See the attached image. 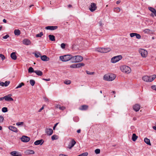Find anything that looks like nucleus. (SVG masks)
Instances as JSON below:
<instances>
[{
  "label": "nucleus",
  "mask_w": 156,
  "mask_h": 156,
  "mask_svg": "<svg viewBox=\"0 0 156 156\" xmlns=\"http://www.w3.org/2000/svg\"><path fill=\"white\" fill-rule=\"evenodd\" d=\"M116 77V76L113 74H106L104 75L103 79L104 80L108 81H112L114 80Z\"/></svg>",
  "instance_id": "nucleus-1"
},
{
  "label": "nucleus",
  "mask_w": 156,
  "mask_h": 156,
  "mask_svg": "<svg viewBox=\"0 0 156 156\" xmlns=\"http://www.w3.org/2000/svg\"><path fill=\"white\" fill-rule=\"evenodd\" d=\"M156 78V75H153L152 76H143L142 79L144 81L146 82H151L153 81Z\"/></svg>",
  "instance_id": "nucleus-2"
},
{
  "label": "nucleus",
  "mask_w": 156,
  "mask_h": 156,
  "mask_svg": "<svg viewBox=\"0 0 156 156\" xmlns=\"http://www.w3.org/2000/svg\"><path fill=\"white\" fill-rule=\"evenodd\" d=\"M120 69L122 72L127 74L130 73L131 71L129 67L126 66H122Z\"/></svg>",
  "instance_id": "nucleus-3"
},
{
  "label": "nucleus",
  "mask_w": 156,
  "mask_h": 156,
  "mask_svg": "<svg viewBox=\"0 0 156 156\" xmlns=\"http://www.w3.org/2000/svg\"><path fill=\"white\" fill-rule=\"evenodd\" d=\"M71 55H67L64 56H60L59 57L60 60L63 62H66L70 60L71 58Z\"/></svg>",
  "instance_id": "nucleus-4"
},
{
  "label": "nucleus",
  "mask_w": 156,
  "mask_h": 156,
  "mask_svg": "<svg viewBox=\"0 0 156 156\" xmlns=\"http://www.w3.org/2000/svg\"><path fill=\"white\" fill-rule=\"evenodd\" d=\"M122 58V57L121 55H117L114 56L112 58L111 60V62L112 63H115L118 62Z\"/></svg>",
  "instance_id": "nucleus-5"
},
{
  "label": "nucleus",
  "mask_w": 156,
  "mask_h": 156,
  "mask_svg": "<svg viewBox=\"0 0 156 156\" xmlns=\"http://www.w3.org/2000/svg\"><path fill=\"white\" fill-rule=\"evenodd\" d=\"M111 50L109 48H98L97 49V51L102 53H107Z\"/></svg>",
  "instance_id": "nucleus-6"
},
{
  "label": "nucleus",
  "mask_w": 156,
  "mask_h": 156,
  "mask_svg": "<svg viewBox=\"0 0 156 156\" xmlns=\"http://www.w3.org/2000/svg\"><path fill=\"white\" fill-rule=\"evenodd\" d=\"M139 52L141 54L142 57L143 58H146L147 55V51L144 49H140L139 50Z\"/></svg>",
  "instance_id": "nucleus-7"
},
{
  "label": "nucleus",
  "mask_w": 156,
  "mask_h": 156,
  "mask_svg": "<svg viewBox=\"0 0 156 156\" xmlns=\"http://www.w3.org/2000/svg\"><path fill=\"white\" fill-rule=\"evenodd\" d=\"M97 8L96 4L94 3L91 4L90 7L89 8L90 10L92 12L94 11Z\"/></svg>",
  "instance_id": "nucleus-8"
},
{
  "label": "nucleus",
  "mask_w": 156,
  "mask_h": 156,
  "mask_svg": "<svg viewBox=\"0 0 156 156\" xmlns=\"http://www.w3.org/2000/svg\"><path fill=\"white\" fill-rule=\"evenodd\" d=\"M12 95L11 94H9L8 95L4 97V99L5 101H13V99L11 97Z\"/></svg>",
  "instance_id": "nucleus-9"
},
{
  "label": "nucleus",
  "mask_w": 156,
  "mask_h": 156,
  "mask_svg": "<svg viewBox=\"0 0 156 156\" xmlns=\"http://www.w3.org/2000/svg\"><path fill=\"white\" fill-rule=\"evenodd\" d=\"M30 140V138L25 136H22L21 138V141L24 142H28Z\"/></svg>",
  "instance_id": "nucleus-10"
},
{
  "label": "nucleus",
  "mask_w": 156,
  "mask_h": 156,
  "mask_svg": "<svg viewBox=\"0 0 156 156\" xmlns=\"http://www.w3.org/2000/svg\"><path fill=\"white\" fill-rule=\"evenodd\" d=\"M76 144V142L74 140H72L70 142L68 146V148L69 149H71L73 147L75 144Z\"/></svg>",
  "instance_id": "nucleus-11"
},
{
  "label": "nucleus",
  "mask_w": 156,
  "mask_h": 156,
  "mask_svg": "<svg viewBox=\"0 0 156 156\" xmlns=\"http://www.w3.org/2000/svg\"><path fill=\"white\" fill-rule=\"evenodd\" d=\"M58 28L57 26H48L46 27L45 29L46 30H54Z\"/></svg>",
  "instance_id": "nucleus-12"
},
{
  "label": "nucleus",
  "mask_w": 156,
  "mask_h": 156,
  "mask_svg": "<svg viewBox=\"0 0 156 156\" xmlns=\"http://www.w3.org/2000/svg\"><path fill=\"white\" fill-rule=\"evenodd\" d=\"M46 133L49 136L51 135L53 133V131L51 129H46L45 131Z\"/></svg>",
  "instance_id": "nucleus-13"
},
{
  "label": "nucleus",
  "mask_w": 156,
  "mask_h": 156,
  "mask_svg": "<svg viewBox=\"0 0 156 156\" xmlns=\"http://www.w3.org/2000/svg\"><path fill=\"white\" fill-rule=\"evenodd\" d=\"M10 154L13 156H21V154L16 151H14L11 152Z\"/></svg>",
  "instance_id": "nucleus-14"
},
{
  "label": "nucleus",
  "mask_w": 156,
  "mask_h": 156,
  "mask_svg": "<svg viewBox=\"0 0 156 156\" xmlns=\"http://www.w3.org/2000/svg\"><path fill=\"white\" fill-rule=\"evenodd\" d=\"M23 43L24 45H28L30 44L31 42L28 39H24L23 41Z\"/></svg>",
  "instance_id": "nucleus-15"
},
{
  "label": "nucleus",
  "mask_w": 156,
  "mask_h": 156,
  "mask_svg": "<svg viewBox=\"0 0 156 156\" xmlns=\"http://www.w3.org/2000/svg\"><path fill=\"white\" fill-rule=\"evenodd\" d=\"M133 109L136 112H137L139 111L140 108V106L139 105L136 104L133 106Z\"/></svg>",
  "instance_id": "nucleus-16"
},
{
  "label": "nucleus",
  "mask_w": 156,
  "mask_h": 156,
  "mask_svg": "<svg viewBox=\"0 0 156 156\" xmlns=\"http://www.w3.org/2000/svg\"><path fill=\"white\" fill-rule=\"evenodd\" d=\"M76 62H78L82 61L83 60V57L80 55L75 56Z\"/></svg>",
  "instance_id": "nucleus-17"
},
{
  "label": "nucleus",
  "mask_w": 156,
  "mask_h": 156,
  "mask_svg": "<svg viewBox=\"0 0 156 156\" xmlns=\"http://www.w3.org/2000/svg\"><path fill=\"white\" fill-rule=\"evenodd\" d=\"M44 143V141L43 140L41 139L39 140H37L35 141L34 144L36 145H37L39 144H40L41 145H42Z\"/></svg>",
  "instance_id": "nucleus-18"
},
{
  "label": "nucleus",
  "mask_w": 156,
  "mask_h": 156,
  "mask_svg": "<svg viewBox=\"0 0 156 156\" xmlns=\"http://www.w3.org/2000/svg\"><path fill=\"white\" fill-rule=\"evenodd\" d=\"M9 130L16 133L17 132V129L15 127L12 126H10L9 127Z\"/></svg>",
  "instance_id": "nucleus-19"
},
{
  "label": "nucleus",
  "mask_w": 156,
  "mask_h": 156,
  "mask_svg": "<svg viewBox=\"0 0 156 156\" xmlns=\"http://www.w3.org/2000/svg\"><path fill=\"white\" fill-rule=\"evenodd\" d=\"M41 59L43 61H48L49 59V58L45 55L41 56Z\"/></svg>",
  "instance_id": "nucleus-20"
},
{
  "label": "nucleus",
  "mask_w": 156,
  "mask_h": 156,
  "mask_svg": "<svg viewBox=\"0 0 156 156\" xmlns=\"http://www.w3.org/2000/svg\"><path fill=\"white\" fill-rule=\"evenodd\" d=\"M25 153L27 154H34L35 152L33 150H28L25 151Z\"/></svg>",
  "instance_id": "nucleus-21"
},
{
  "label": "nucleus",
  "mask_w": 156,
  "mask_h": 156,
  "mask_svg": "<svg viewBox=\"0 0 156 156\" xmlns=\"http://www.w3.org/2000/svg\"><path fill=\"white\" fill-rule=\"evenodd\" d=\"M11 58L13 60H16L17 58V56L16 55V53L15 52H12L11 55Z\"/></svg>",
  "instance_id": "nucleus-22"
},
{
  "label": "nucleus",
  "mask_w": 156,
  "mask_h": 156,
  "mask_svg": "<svg viewBox=\"0 0 156 156\" xmlns=\"http://www.w3.org/2000/svg\"><path fill=\"white\" fill-rule=\"evenodd\" d=\"M71 58L70 59V60L71 62L72 63L76 62L75 56H73L72 55H71Z\"/></svg>",
  "instance_id": "nucleus-23"
},
{
  "label": "nucleus",
  "mask_w": 156,
  "mask_h": 156,
  "mask_svg": "<svg viewBox=\"0 0 156 156\" xmlns=\"http://www.w3.org/2000/svg\"><path fill=\"white\" fill-rule=\"evenodd\" d=\"M144 141L147 144L150 145H151L150 140L147 138L146 137L144 139Z\"/></svg>",
  "instance_id": "nucleus-24"
},
{
  "label": "nucleus",
  "mask_w": 156,
  "mask_h": 156,
  "mask_svg": "<svg viewBox=\"0 0 156 156\" xmlns=\"http://www.w3.org/2000/svg\"><path fill=\"white\" fill-rule=\"evenodd\" d=\"M34 73H36L38 76H41L43 75L42 72L40 70H35Z\"/></svg>",
  "instance_id": "nucleus-25"
},
{
  "label": "nucleus",
  "mask_w": 156,
  "mask_h": 156,
  "mask_svg": "<svg viewBox=\"0 0 156 156\" xmlns=\"http://www.w3.org/2000/svg\"><path fill=\"white\" fill-rule=\"evenodd\" d=\"M138 138V136L136 135V134L133 133L132 136V140L133 141H135Z\"/></svg>",
  "instance_id": "nucleus-26"
},
{
  "label": "nucleus",
  "mask_w": 156,
  "mask_h": 156,
  "mask_svg": "<svg viewBox=\"0 0 156 156\" xmlns=\"http://www.w3.org/2000/svg\"><path fill=\"white\" fill-rule=\"evenodd\" d=\"M48 37L51 41H55V37L54 35H50L48 36Z\"/></svg>",
  "instance_id": "nucleus-27"
},
{
  "label": "nucleus",
  "mask_w": 156,
  "mask_h": 156,
  "mask_svg": "<svg viewBox=\"0 0 156 156\" xmlns=\"http://www.w3.org/2000/svg\"><path fill=\"white\" fill-rule=\"evenodd\" d=\"M14 33L16 35H19L20 34V31L19 30H15Z\"/></svg>",
  "instance_id": "nucleus-28"
},
{
  "label": "nucleus",
  "mask_w": 156,
  "mask_h": 156,
  "mask_svg": "<svg viewBox=\"0 0 156 156\" xmlns=\"http://www.w3.org/2000/svg\"><path fill=\"white\" fill-rule=\"evenodd\" d=\"M88 108V106L87 105H83L80 108V109L81 110H85Z\"/></svg>",
  "instance_id": "nucleus-29"
},
{
  "label": "nucleus",
  "mask_w": 156,
  "mask_h": 156,
  "mask_svg": "<svg viewBox=\"0 0 156 156\" xmlns=\"http://www.w3.org/2000/svg\"><path fill=\"white\" fill-rule=\"evenodd\" d=\"M114 12L118 13L120 11V9L119 7L115 8L114 9Z\"/></svg>",
  "instance_id": "nucleus-30"
},
{
  "label": "nucleus",
  "mask_w": 156,
  "mask_h": 156,
  "mask_svg": "<svg viewBox=\"0 0 156 156\" xmlns=\"http://www.w3.org/2000/svg\"><path fill=\"white\" fill-rule=\"evenodd\" d=\"M151 30L150 29H144L143 31L144 33L148 34L150 33Z\"/></svg>",
  "instance_id": "nucleus-31"
},
{
  "label": "nucleus",
  "mask_w": 156,
  "mask_h": 156,
  "mask_svg": "<svg viewBox=\"0 0 156 156\" xmlns=\"http://www.w3.org/2000/svg\"><path fill=\"white\" fill-rule=\"evenodd\" d=\"M148 9L151 12L153 13L154 12H155V11H156L154 8L151 7H148Z\"/></svg>",
  "instance_id": "nucleus-32"
},
{
  "label": "nucleus",
  "mask_w": 156,
  "mask_h": 156,
  "mask_svg": "<svg viewBox=\"0 0 156 156\" xmlns=\"http://www.w3.org/2000/svg\"><path fill=\"white\" fill-rule=\"evenodd\" d=\"M76 65L77 68H79L81 66H84V64L82 63H77Z\"/></svg>",
  "instance_id": "nucleus-33"
},
{
  "label": "nucleus",
  "mask_w": 156,
  "mask_h": 156,
  "mask_svg": "<svg viewBox=\"0 0 156 156\" xmlns=\"http://www.w3.org/2000/svg\"><path fill=\"white\" fill-rule=\"evenodd\" d=\"M34 71L33 68L32 67H30L28 69V72L32 73L33 72H34Z\"/></svg>",
  "instance_id": "nucleus-34"
},
{
  "label": "nucleus",
  "mask_w": 156,
  "mask_h": 156,
  "mask_svg": "<svg viewBox=\"0 0 156 156\" xmlns=\"http://www.w3.org/2000/svg\"><path fill=\"white\" fill-rule=\"evenodd\" d=\"M24 85V84L23 83H20L18 86L16 87L15 89H17L20 88L22 87V86Z\"/></svg>",
  "instance_id": "nucleus-35"
},
{
  "label": "nucleus",
  "mask_w": 156,
  "mask_h": 156,
  "mask_svg": "<svg viewBox=\"0 0 156 156\" xmlns=\"http://www.w3.org/2000/svg\"><path fill=\"white\" fill-rule=\"evenodd\" d=\"M2 112L5 113L8 112V108L7 107H3L2 108Z\"/></svg>",
  "instance_id": "nucleus-36"
},
{
  "label": "nucleus",
  "mask_w": 156,
  "mask_h": 156,
  "mask_svg": "<svg viewBox=\"0 0 156 156\" xmlns=\"http://www.w3.org/2000/svg\"><path fill=\"white\" fill-rule=\"evenodd\" d=\"M58 139V136L56 135H54L52 136H51V139L52 140H57Z\"/></svg>",
  "instance_id": "nucleus-37"
},
{
  "label": "nucleus",
  "mask_w": 156,
  "mask_h": 156,
  "mask_svg": "<svg viewBox=\"0 0 156 156\" xmlns=\"http://www.w3.org/2000/svg\"><path fill=\"white\" fill-rule=\"evenodd\" d=\"M64 83L67 85L71 83V81L70 80H66L64 81Z\"/></svg>",
  "instance_id": "nucleus-38"
},
{
  "label": "nucleus",
  "mask_w": 156,
  "mask_h": 156,
  "mask_svg": "<svg viewBox=\"0 0 156 156\" xmlns=\"http://www.w3.org/2000/svg\"><path fill=\"white\" fill-rule=\"evenodd\" d=\"M10 81H5V83H4V84L3 85V86H5V87H6L7 86H8L9 84L10 83Z\"/></svg>",
  "instance_id": "nucleus-39"
},
{
  "label": "nucleus",
  "mask_w": 156,
  "mask_h": 156,
  "mask_svg": "<svg viewBox=\"0 0 156 156\" xmlns=\"http://www.w3.org/2000/svg\"><path fill=\"white\" fill-rule=\"evenodd\" d=\"M30 83L31 85L32 86H33L35 83V82L34 80H30Z\"/></svg>",
  "instance_id": "nucleus-40"
},
{
  "label": "nucleus",
  "mask_w": 156,
  "mask_h": 156,
  "mask_svg": "<svg viewBox=\"0 0 156 156\" xmlns=\"http://www.w3.org/2000/svg\"><path fill=\"white\" fill-rule=\"evenodd\" d=\"M36 58H38L40 57L41 55V54L40 52H37L35 53L34 54Z\"/></svg>",
  "instance_id": "nucleus-41"
},
{
  "label": "nucleus",
  "mask_w": 156,
  "mask_h": 156,
  "mask_svg": "<svg viewBox=\"0 0 156 156\" xmlns=\"http://www.w3.org/2000/svg\"><path fill=\"white\" fill-rule=\"evenodd\" d=\"M43 35V34L42 32H41L39 34H36V37H41Z\"/></svg>",
  "instance_id": "nucleus-42"
},
{
  "label": "nucleus",
  "mask_w": 156,
  "mask_h": 156,
  "mask_svg": "<svg viewBox=\"0 0 156 156\" xmlns=\"http://www.w3.org/2000/svg\"><path fill=\"white\" fill-rule=\"evenodd\" d=\"M135 36H136V38L138 39H140L141 37V36L140 34L136 33Z\"/></svg>",
  "instance_id": "nucleus-43"
},
{
  "label": "nucleus",
  "mask_w": 156,
  "mask_h": 156,
  "mask_svg": "<svg viewBox=\"0 0 156 156\" xmlns=\"http://www.w3.org/2000/svg\"><path fill=\"white\" fill-rule=\"evenodd\" d=\"M43 98L44 99V101L46 102H48L49 101V99L47 98V97L45 96H44L43 97Z\"/></svg>",
  "instance_id": "nucleus-44"
},
{
  "label": "nucleus",
  "mask_w": 156,
  "mask_h": 156,
  "mask_svg": "<svg viewBox=\"0 0 156 156\" xmlns=\"http://www.w3.org/2000/svg\"><path fill=\"white\" fill-rule=\"evenodd\" d=\"M70 67L71 68H77V65L76 64H73L70 66Z\"/></svg>",
  "instance_id": "nucleus-45"
},
{
  "label": "nucleus",
  "mask_w": 156,
  "mask_h": 156,
  "mask_svg": "<svg viewBox=\"0 0 156 156\" xmlns=\"http://www.w3.org/2000/svg\"><path fill=\"white\" fill-rule=\"evenodd\" d=\"M74 121L77 122L79 121V118L78 117H75L73 118Z\"/></svg>",
  "instance_id": "nucleus-46"
},
{
  "label": "nucleus",
  "mask_w": 156,
  "mask_h": 156,
  "mask_svg": "<svg viewBox=\"0 0 156 156\" xmlns=\"http://www.w3.org/2000/svg\"><path fill=\"white\" fill-rule=\"evenodd\" d=\"M23 124L24 123L23 122H17L16 124L17 126H19L20 125H23Z\"/></svg>",
  "instance_id": "nucleus-47"
},
{
  "label": "nucleus",
  "mask_w": 156,
  "mask_h": 156,
  "mask_svg": "<svg viewBox=\"0 0 156 156\" xmlns=\"http://www.w3.org/2000/svg\"><path fill=\"white\" fill-rule=\"evenodd\" d=\"M100 152V150L99 149H97L95 150V152L96 154H99Z\"/></svg>",
  "instance_id": "nucleus-48"
},
{
  "label": "nucleus",
  "mask_w": 156,
  "mask_h": 156,
  "mask_svg": "<svg viewBox=\"0 0 156 156\" xmlns=\"http://www.w3.org/2000/svg\"><path fill=\"white\" fill-rule=\"evenodd\" d=\"M0 57L1 58L2 60H4L5 58V56L2 54H0Z\"/></svg>",
  "instance_id": "nucleus-49"
},
{
  "label": "nucleus",
  "mask_w": 156,
  "mask_h": 156,
  "mask_svg": "<svg viewBox=\"0 0 156 156\" xmlns=\"http://www.w3.org/2000/svg\"><path fill=\"white\" fill-rule=\"evenodd\" d=\"M86 73L87 74L91 75H93L94 73V72H90L88 71H86Z\"/></svg>",
  "instance_id": "nucleus-50"
},
{
  "label": "nucleus",
  "mask_w": 156,
  "mask_h": 156,
  "mask_svg": "<svg viewBox=\"0 0 156 156\" xmlns=\"http://www.w3.org/2000/svg\"><path fill=\"white\" fill-rule=\"evenodd\" d=\"M4 118L2 115H0V123L3 122Z\"/></svg>",
  "instance_id": "nucleus-51"
},
{
  "label": "nucleus",
  "mask_w": 156,
  "mask_h": 156,
  "mask_svg": "<svg viewBox=\"0 0 156 156\" xmlns=\"http://www.w3.org/2000/svg\"><path fill=\"white\" fill-rule=\"evenodd\" d=\"M136 33H131L130 34V36L132 37L134 36H135Z\"/></svg>",
  "instance_id": "nucleus-52"
},
{
  "label": "nucleus",
  "mask_w": 156,
  "mask_h": 156,
  "mask_svg": "<svg viewBox=\"0 0 156 156\" xmlns=\"http://www.w3.org/2000/svg\"><path fill=\"white\" fill-rule=\"evenodd\" d=\"M151 88L154 90L156 91V85H153L151 87Z\"/></svg>",
  "instance_id": "nucleus-53"
},
{
  "label": "nucleus",
  "mask_w": 156,
  "mask_h": 156,
  "mask_svg": "<svg viewBox=\"0 0 156 156\" xmlns=\"http://www.w3.org/2000/svg\"><path fill=\"white\" fill-rule=\"evenodd\" d=\"M9 37V35L7 34L3 37V39H6Z\"/></svg>",
  "instance_id": "nucleus-54"
},
{
  "label": "nucleus",
  "mask_w": 156,
  "mask_h": 156,
  "mask_svg": "<svg viewBox=\"0 0 156 156\" xmlns=\"http://www.w3.org/2000/svg\"><path fill=\"white\" fill-rule=\"evenodd\" d=\"M61 46L62 48H65V44L64 43H62L61 44Z\"/></svg>",
  "instance_id": "nucleus-55"
},
{
  "label": "nucleus",
  "mask_w": 156,
  "mask_h": 156,
  "mask_svg": "<svg viewBox=\"0 0 156 156\" xmlns=\"http://www.w3.org/2000/svg\"><path fill=\"white\" fill-rule=\"evenodd\" d=\"M59 109L61 110H63L65 109V108L64 106H60Z\"/></svg>",
  "instance_id": "nucleus-56"
},
{
  "label": "nucleus",
  "mask_w": 156,
  "mask_h": 156,
  "mask_svg": "<svg viewBox=\"0 0 156 156\" xmlns=\"http://www.w3.org/2000/svg\"><path fill=\"white\" fill-rule=\"evenodd\" d=\"M58 123H57L55 124L54 126L53 127V129L54 130L55 129V127L57 126L58 124Z\"/></svg>",
  "instance_id": "nucleus-57"
},
{
  "label": "nucleus",
  "mask_w": 156,
  "mask_h": 156,
  "mask_svg": "<svg viewBox=\"0 0 156 156\" xmlns=\"http://www.w3.org/2000/svg\"><path fill=\"white\" fill-rule=\"evenodd\" d=\"M44 108V107L43 106L39 110H38V112H41L42 110H43Z\"/></svg>",
  "instance_id": "nucleus-58"
},
{
  "label": "nucleus",
  "mask_w": 156,
  "mask_h": 156,
  "mask_svg": "<svg viewBox=\"0 0 156 156\" xmlns=\"http://www.w3.org/2000/svg\"><path fill=\"white\" fill-rule=\"evenodd\" d=\"M3 84L4 82L0 81V86H3V85H4Z\"/></svg>",
  "instance_id": "nucleus-59"
},
{
  "label": "nucleus",
  "mask_w": 156,
  "mask_h": 156,
  "mask_svg": "<svg viewBox=\"0 0 156 156\" xmlns=\"http://www.w3.org/2000/svg\"><path fill=\"white\" fill-rule=\"evenodd\" d=\"M59 156H68L67 155H65L63 154H59Z\"/></svg>",
  "instance_id": "nucleus-60"
},
{
  "label": "nucleus",
  "mask_w": 156,
  "mask_h": 156,
  "mask_svg": "<svg viewBox=\"0 0 156 156\" xmlns=\"http://www.w3.org/2000/svg\"><path fill=\"white\" fill-rule=\"evenodd\" d=\"M43 80H45L47 81H49L50 80V79H43Z\"/></svg>",
  "instance_id": "nucleus-61"
},
{
  "label": "nucleus",
  "mask_w": 156,
  "mask_h": 156,
  "mask_svg": "<svg viewBox=\"0 0 156 156\" xmlns=\"http://www.w3.org/2000/svg\"><path fill=\"white\" fill-rule=\"evenodd\" d=\"M121 2V1L120 0L116 2V3L117 4H119Z\"/></svg>",
  "instance_id": "nucleus-62"
},
{
  "label": "nucleus",
  "mask_w": 156,
  "mask_h": 156,
  "mask_svg": "<svg viewBox=\"0 0 156 156\" xmlns=\"http://www.w3.org/2000/svg\"><path fill=\"white\" fill-rule=\"evenodd\" d=\"M99 25L100 26H102L103 24L102 22L101 21H100L99 22Z\"/></svg>",
  "instance_id": "nucleus-63"
},
{
  "label": "nucleus",
  "mask_w": 156,
  "mask_h": 156,
  "mask_svg": "<svg viewBox=\"0 0 156 156\" xmlns=\"http://www.w3.org/2000/svg\"><path fill=\"white\" fill-rule=\"evenodd\" d=\"M153 128L156 131V125L155 126H153Z\"/></svg>",
  "instance_id": "nucleus-64"
}]
</instances>
